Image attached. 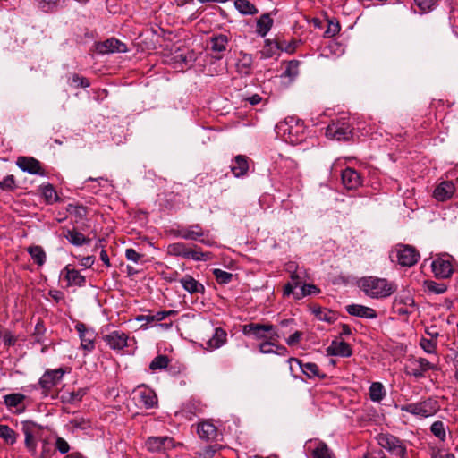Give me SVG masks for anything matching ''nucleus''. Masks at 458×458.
I'll list each match as a JSON object with an SVG mask.
<instances>
[{"label":"nucleus","mask_w":458,"mask_h":458,"mask_svg":"<svg viewBox=\"0 0 458 458\" xmlns=\"http://www.w3.org/2000/svg\"><path fill=\"white\" fill-rule=\"evenodd\" d=\"M132 394L137 403L146 409L153 408L157 404V397L155 392L145 386H138Z\"/></svg>","instance_id":"5"},{"label":"nucleus","mask_w":458,"mask_h":458,"mask_svg":"<svg viewBox=\"0 0 458 458\" xmlns=\"http://www.w3.org/2000/svg\"><path fill=\"white\" fill-rule=\"evenodd\" d=\"M95 262V258L93 256L83 257L81 259V265L85 267H90Z\"/></svg>","instance_id":"63"},{"label":"nucleus","mask_w":458,"mask_h":458,"mask_svg":"<svg viewBox=\"0 0 458 458\" xmlns=\"http://www.w3.org/2000/svg\"><path fill=\"white\" fill-rule=\"evenodd\" d=\"M42 195L47 204L57 202L59 198L54 187L51 184L43 185L41 187Z\"/></svg>","instance_id":"43"},{"label":"nucleus","mask_w":458,"mask_h":458,"mask_svg":"<svg viewBox=\"0 0 458 458\" xmlns=\"http://www.w3.org/2000/svg\"><path fill=\"white\" fill-rule=\"evenodd\" d=\"M181 238L185 240H193V241H200L202 243L211 246L212 242L206 241L205 239H200L204 233L201 230L199 225H192L188 227H182V232L180 233Z\"/></svg>","instance_id":"21"},{"label":"nucleus","mask_w":458,"mask_h":458,"mask_svg":"<svg viewBox=\"0 0 458 458\" xmlns=\"http://www.w3.org/2000/svg\"><path fill=\"white\" fill-rule=\"evenodd\" d=\"M144 319L148 323H151V322L162 321L165 319V318H164V313L162 311H157L155 314H148V315L144 316Z\"/></svg>","instance_id":"57"},{"label":"nucleus","mask_w":458,"mask_h":458,"mask_svg":"<svg viewBox=\"0 0 458 458\" xmlns=\"http://www.w3.org/2000/svg\"><path fill=\"white\" fill-rule=\"evenodd\" d=\"M213 274L219 284H225L231 282L233 275L219 268H215Z\"/></svg>","instance_id":"48"},{"label":"nucleus","mask_w":458,"mask_h":458,"mask_svg":"<svg viewBox=\"0 0 458 458\" xmlns=\"http://www.w3.org/2000/svg\"><path fill=\"white\" fill-rule=\"evenodd\" d=\"M419 403L424 418L436 414L440 409L438 402L433 398H428Z\"/></svg>","instance_id":"34"},{"label":"nucleus","mask_w":458,"mask_h":458,"mask_svg":"<svg viewBox=\"0 0 458 458\" xmlns=\"http://www.w3.org/2000/svg\"><path fill=\"white\" fill-rule=\"evenodd\" d=\"M346 311L355 317L362 318L373 319L377 317V313L372 308L360 305V304H351L346 307Z\"/></svg>","instance_id":"22"},{"label":"nucleus","mask_w":458,"mask_h":458,"mask_svg":"<svg viewBox=\"0 0 458 458\" xmlns=\"http://www.w3.org/2000/svg\"><path fill=\"white\" fill-rule=\"evenodd\" d=\"M393 307L394 311L402 316H408L416 309L415 301L409 294L396 296Z\"/></svg>","instance_id":"11"},{"label":"nucleus","mask_w":458,"mask_h":458,"mask_svg":"<svg viewBox=\"0 0 458 458\" xmlns=\"http://www.w3.org/2000/svg\"><path fill=\"white\" fill-rule=\"evenodd\" d=\"M431 267L437 277L447 278L453 273V266L449 259L437 258L432 262Z\"/></svg>","instance_id":"16"},{"label":"nucleus","mask_w":458,"mask_h":458,"mask_svg":"<svg viewBox=\"0 0 458 458\" xmlns=\"http://www.w3.org/2000/svg\"><path fill=\"white\" fill-rule=\"evenodd\" d=\"M55 447L61 454H66L70 449L69 444L63 437H57Z\"/></svg>","instance_id":"55"},{"label":"nucleus","mask_w":458,"mask_h":458,"mask_svg":"<svg viewBox=\"0 0 458 458\" xmlns=\"http://www.w3.org/2000/svg\"><path fill=\"white\" fill-rule=\"evenodd\" d=\"M3 340L5 345H13L15 344V338L13 334L9 331L5 332L3 335Z\"/></svg>","instance_id":"62"},{"label":"nucleus","mask_w":458,"mask_h":458,"mask_svg":"<svg viewBox=\"0 0 458 458\" xmlns=\"http://www.w3.org/2000/svg\"><path fill=\"white\" fill-rule=\"evenodd\" d=\"M85 394V389L81 388L76 392H64L61 398L64 403H74L80 402Z\"/></svg>","instance_id":"42"},{"label":"nucleus","mask_w":458,"mask_h":458,"mask_svg":"<svg viewBox=\"0 0 458 458\" xmlns=\"http://www.w3.org/2000/svg\"><path fill=\"white\" fill-rule=\"evenodd\" d=\"M318 288L313 284H304L301 287V295H303V296L310 295L311 293H318Z\"/></svg>","instance_id":"61"},{"label":"nucleus","mask_w":458,"mask_h":458,"mask_svg":"<svg viewBox=\"0 0 458 458\" xmlns=\"http://www.w3.org/2000/svg\"><path fill=\"white\" fill-rule=\"evenodd\" d=\"M428 289L437 294L444 293L446 291V286L444 284H438L433 281L427 283Z\"/></svg>","instance_id":"54"},{"label":"nucleus","mask_w":458,"mask_h":458,"mask_svg":"<svg viewBox=\"0 0 458 458\" xmlns=\"http://www.w3.org/2000/svg\"><path fill=\"white\" fill-rule=\"evenodd\" d=\"M226 332L221 327H216L212 337L206 343V349L213 351L224 345L226 342Z\"/></svg>","instance_id":"29"},{"label":"nucleus","mask_w":458,"mask_h":458,"mask_svg":"<svg viewBox=\"0 0 458 458\" xmlns=\"http://www.w3.org/2000/svg\"><path fill=\"white\" fill-rule=\"evenodd\" d=\"M216 451V445H209L197 452L196 455L197 458H213Z\"/></svg>","instance_id":"53"},{"label":"nucleus","mask_w":458,"mask_h":458,"mask_svg":"<svg viewBox=\"0 0 458 458\" xmlns=\"http://www.w3.org/2000/svg\"><path fill=\"white\" fill-rule=\"evenodd\" d=\"M342 182L347 190H354L361 184V179L356 170L348 167L342 172Z\"/></svg>","instance_id":"19"},{"label":"nucleus","mask_w":458,"mask_h":458,"mask_svg":"<svg viewBox=\"0 0 458 458\" xmlns=\"http://www.w3.org/2000/svg\"><path fill=\"white\" fill-rule=\"evenodd\" d=\"M61 276L67 282V286H82L85 284V276H82L78 270L66 266L61 272Z\"/></svg>","instance_id":"18"},{"label":"nucleus","mask_w":458,"mask_h":458,"mask_svg":"<svg viewBox=\"0 0 458 458\" xmlns=\"http://www.w3.org/2000/svg\"><path fill=\"white\" fill-rule=\"evenodd\" d=\"M210 257L209 252H202L199 248L190 249L188 248L185 259H191L195 261L208 260Z\"/></svg>","instance_id":"44"},{"label":"nucleus","mask_w":458,"mask_h":458,"mask_svg":"<svg viewBox=\"0 0 458 458\" xmlns=\"http://www.w3.org/2000/svg\"><path fill=\"white\" fill-rule=\"evenodd\" d=\"M391 259H396L403 267H411L417 263L420 254L416 249L410 245H397L391 253Z\"/></svg>","instance_id":"4"},{"label":"nucleus","mask_w":458,"mask_h":458,"mask_svg":"<svg viewBox=\"0 0 458 458\" xmlns=\"http://www.w3.org/2000/svg\"><path fill=\"white\" fill-rule=\"evenodd\" d=\"M454 191V184L451 181H444L436 187L433 196L437 201L443 202L450 199Z\"/></svg>","instance_id":"17"},{"label":"nucleus","mask_w":458,"mask_h":458,"mask_svg":"<svg viewBox=\"0 0 458 458\" xmlns=\"http://www.w3.org/2000/svg\"><path fill=\"white\" fill-rule=\"evenodd\" d=\"M431 433L441 441L446 437L445 427L440 420L435 421L430 427Z\"/></svg>","instance_id":"45"},{"label":"nucleus","mask_w":458,"mask_h":458,"mask_svg":"<svg viewBox=\"0 0 458 458\" xmlns=\"http://www.w3.org/2000/svg\"><path fill=\"white\" fill-rule=\"evenodd\" d=\"M197 433L201 439L215 440L217 437V428L211 421L205 420L199 423Z\"/></svg>","instance_id":"24"},{"label":"nucleus","mask_w":458,"mask_h":458,"mask_svg":"<svg viewBox=\"0 0 458 458\" xmlns=\"http://www.w3.org/2000/svg\"><path fill=\"white\" fill-rule=\"evenodd\" d=\"M249 170L248 157L246 156L238 155L231 165V171L235 177H241L247 174Z\"/></svg>","instance_id":"28"},{"label":"nucleus","mask_w":458,"mask_h":458,"mask_svg":"<svg viewBox=\"0 0 458 458\" xmlns=\"http://www.w3.org/2000/svg\"><path fill=\"white\" fill-rule=\"evenodd\" d=\"M357 284L364 294L372 299L386 298L396 290V286L393 282L377 276L361 277Z\"/></svg>","instance_id":"1"},{"label":"nucleus","mask_w":458,"mask_h":458,"mask_svg":"<svg viewBox=\"0 0 458 458\" xmlns=\"http://www.w3.org/2000/svg\"><path fill=\"white\" fill-rule=\"evenodd\" d=\"M229 43V38L225 34L214 35L209 38L208 47L216 54V57L220 59L223 53L226 50Z\"/></svg>","instance_id":"14"},{"label":"nucleus","mask_w":458,"mask_h":458,"mask_svg":"<svg viewBox=\"0 0 458 458\" xmlns=\"http://www.w3.org/2000/svg\"><path fill=\"white\" fill-rule=\"evenodd\" d=\"M16 432L7 425L0 424V438L7 445H13L17 440Z\"/></svg>","instance_id":"38"},{"label":"nucleus","mask_w":458,"mask_h":458,"mask_svg":"<svg viewBox=\"0 0 458 458\" xmlns=\"http://www.w3.org/2000/svg\"><path fill=\"white\" fill-rule=\"evenodd\" d=\"M278 340H267L260 343L259 345V350L261 353L264 354H271L274 353V351H276L275 346H276V342Z\"/></svg>","instance_id":"52"},{"label":"nucleus","mask_w":458,"mask_h":458,"mask_svg":"<svg viewBox=\"0 0 458 458\" xmlns=\"http://www.w3.org/2000/svg\"><path fill=\"white\" fill-rule=\"evenodd\" d=\"M32 259L38 265L42 266L46 261V253L40 246H30L28 249Z\"/></svg>","instance_id":"41"},{"label":"nucleus","mask_w":458,"mask_h":458,"mask_svg":"<svg viewBox=\"0 0 458 458\" xmlns=\"http://www.w3.org/2000/svg\"><path fill=\"white\" fill-rule=\"evenodd\" d=\"M302 332L301 331H295L293 335H291L287 339H286V344L290 346H293V345H295L297 344L301 336H302Z\"/></svg>","instance_id":"59"},{"label":"nucleus","mask_w":458,"mask_h":458,"mask_svg":"<svg viewBox=\"0 0 458 458\" xmlns=\"http://www.w3.org/2000/svg\"><path fill=\"white\" fill-rule=\"evenodd\" d=\"M326 136L330 140H347L352 137V129L348 123H332L326 129Z\"/></svg>","instance_id":"6"},{"label":"nucleus","mask_w":458,"mask_h":458,"mask_svg":"<svg viewBox=\"0 0 458 458\" xmlns=\"http://www.w3.org/2000/svg\"><path fill=\"white\" fill-rule=\"evenodd\" d=\"M242 333L245 335L252 336L256 340H279L281 335L276 326L267 323H250L242 327Z\"/></svg>","instance_id":"2"},{"label":"nucleus","mask_w":458,"mask_h":458,"mask_svg":"<svg viewBox=\"0 0 458 458\" xmlns=\"http://www.w3.org/2000/svg\"><path fill=\"white\" fill-rule=\"evenodd\" d=\"M65 371L63 369H56L46 371L39 379V385L47 394L53 387L62 380Z\"/></svg>","instance_id":"9"},{"label":"nucleus","mask_w":458,"mask_h":458,"mask_svg":"<svg viewBox=\"0 0 458 458\" xmlns=\"http://www.w3.org/2000/svg\"><path fill=\"white\" fill-rule=\"evenodd\" d=\"M188 247L183 242L171 243L167 246V253L169 255L186 258Z\"/></svg>","instance_id":"40"},{"label":"nucleus","mask_w":458,"mask_h":458,"mask_svg":"<svg viewBox=\"0 0 458 458\" xmlns=\"http://www.w3.org/2000/svg\"><path fill=\"white\" fill-rule=\"evenodd\" d=\"M288 363H289V369L292 373L293 372V364H296L301 369V370L309 377L319 376L318 367L315 363H311V362L301 363V361L296 358H290L288 360Z\"/></svg>","instance_id":"23"},{"label":"nucleus","mask_w":458,"mask_h":458,"mask_svg":"<svg viewBox=\"0 0 458 458\" xmlns=\"http://www.w3.org/2000/svg\"><path fill=\"white\" fill-rule=\"evenodd\" d=\"M182 288L191 294L204 293V285L193 278L191 275H185L180 279Z\"/></svg>","instance_id":"25"},{"label":"nucleus","mask_w":458,"mask_h":458,"mask_svg":"<svg viewBox=\"0 0 458 458\" xmlns=\"http://www.w3.org/2000/svg\"><path fill=\"white\" fill-rule=\"evenodd\" d=\"M314 447L311 451V458H332V453L325 443L322 442H310L309 448Z\"/></svg>","instance_id":"31"},{"label":"nucleus","mask_w":458,"mask_h":458,"mask_svg":"<svg viewBox=\"0 0 458 458\" xmlns=\"http://www.w3.org/2000/svg\"><path fill=\"white\" fill-rule=\"evenodd\" d=\"M38 7L45 13L53 12L57 7L59 0H37Z\"/></svg>","instance_id":"51"},{"label":"nucleus","mask_w":458,"mask_h":458,"mask_svg":"<svg viewBox=\"0 0 458 458\" xmlns=\"http://www.w3.org/2000/svg\"><path fill=\"white\" fill-rule=\"evenodd\" d=\"M437 367L425 358H418L411 360L408 367V374L415 378H422L428 370H435Z\"/></svg>","instance_id":"8"},{"label":"nucleus","mask_w":458,"mask_h":458,"mask_svg":"<svg viewBox=\"0 0 458 458\" xmlns=\"http://www.w3.org/2000/svg\"><path fill=\"white\" fill-rule=\"evenodd\" d=\"M399 408L402 411H406L415 416L423 417V412L421 411L420 403H407L401 405Z\"/></svg>","instance_id":"47"},{"label":"nucleus","mask_w":458,"mask_h":458,"mask_svg":"<svg viewBox=\"0 0 458 458\" xmlns=\"http://www.w3.org/2000/svg\"><path fill=\"white\" fill-rule=\"evenodd\" d=\"M24 399L25 396L22 394H11L4 396V403L8 408H17L16 412L21 413L25 410L24 407H20Z\"/></svg>","instance_id":"33"},{"label":"nucleus","mask_w":458,"mask_h":458,"mask_svg":"<svg viewBox=\"0 0 458 458\" xmlns=\"http://www.w3.org/2000/svg\"><path fill=\"white\" fill-rule=\"evenodd\" d=\"M327 352L332 355L349 357L352 355V349L345 342L333 341L331 345L327 348Z\"/></svg>","instance_id":"30"},{"label":"nucleus","mask_w":458,"mask_h":458,"mask_svg":"<svg viewBox=\"0 0 458 458\" xmlns=\"http://www.w3.org/2000/svg\"><path fill=\"white\" fill-rule=\"evenodd\" d=\"M22 432L25 437V446L28 451L36 456L37 453V440H36V430L37 425L32 421H24L21 426Z\"/></svg>","instance_id":"10"},{"label":"nucleus","mask_w":458,"mask_h":458,"mask_svg":"<svg viewBox=\"0 0 458 458\" xmlns=\"http://www.w3.org/2000/svg\"><path fill=\"white\" fill-rule=\"evenodd\" d=\"M236 9L242 14L252 15L258 13V9L248 0H236Z\"/></svg>","instance_id":"39"},{"label":"nucleus","mask_w":458,"mask_h":458,"mask_svg":"<svg viewBox=\"0 0 458 458\" xmlns=\"http://www.w3.org/2000/svg\"><path fill=\"white\" fill-rule=\"evenodd\" d=\"M275 348H276V351H274V354H277L280 356H285L288 352L287 349L283 345L276 344V346H275Z\"/></svg>","instance_id":"64"},{"label":"nucleus","mask_w":458,"mask_h":458,"mask_svg":"<svg viewBox=\"0 0 458 458\" xmlns=\"http://www.w3.org/2000/svg\"><path fill=\"white\" fill-rule=\"evenodd\" d=\"M15 181L13 175L6 176L3 181L0 182V188L10 190L14 187Z\"/></svg>","instance_id":"58"},{"label":"nucleus","mask_w":458,"mask_h":458,"mask_svg":"<svg viewBox=\"0 0 458 458\" xmlns=\"http://www.w3.org/2000/svg\"><path fill=\"white\" fill-rule=\"evenodd\" d=\"M16 164L24 172L31 174H43L40 163L33 157H20Z\"/></svg>","instance_id":"20"},{"label":"nucleus","mask_w":458,"mask_h":458,"mask_svg":"<svg viewBox=\"0 0 458 458\" xmlns=\"http://www.w3.org/2000/svg\"><path fill=\"white\" fill-rule=\"evenodd\" d=\"M420 347L426 352L427 353L432 354L436 352L437 349V340L434 339H427L422 337L420 342Z\"/></svg>","instance_id":"50"},{"label":"nucleus","mask_w":458,"mask_h":458,"mask_svg":"<svg viewBox=\"0 0 458 458\" xmlns=\"http://www.w3.org/2000/svg\"><path fill=\"white\" fill-rule=\"evenodd\" d=\"M63 236L74 246H82L88 244L90 239L85 237L81 233L74 229L64 228L62 232Z\"/></svg>","instance_id":"27"},{"label":"nucleus","mask_w":458,"mask_h":458,"mask_svg":"<svg viewBox=\"0 0 458 458\" xmlns=\"http://www.w3.org/2000/svg\"><path fill=\"white\" fill-rule=\"evenodd\" d=\"M282 46L274 41L266 40L263 48L260 51L261 58L267 59L278 55L279 51L282 50Z\"/></svg>","instance_id":"32"},{"label":"nucleus","mask_w":458,"mask_h":458,"mask_svg":"<svg viewBox=\"0 0 458 458\" xmlns=\"http://www.w3.org/2000/svg\"><path fill=\"white\" fill-rule=\"evenodd\" d=\"M253 58L250 54L240 52V57L235 64L236 72L242 76H247L251 73Z\"/></svg>","instance_id":"26"},{"label":"nucleus","mask_w":458,"mask_h":458,"mask_svg":"<svg viewBox=\"0 0 458 458\" xmlns=\"http://www.w3.org/2000/svg\"><path fill=\"white\" fill-rule=\"evenodd\" d=\"M312 313L316 316V318L321 321H326L327 323H333L335 320V313L327 309H323L321 307H314L312 309Z\"/></svg>","instance_id":"36"},{"label":"nucleus","mask_w":458,"mask_h":458,"mask_svg":"<svg viewBox=\"0 0 458 458\" xmlns=\"http://www.w3.org/2000/svg\"><path fill=\"white\" fill-rule=\"evenodd\" d=\"M386 396L384 386L380 382H374L369 387V397L373 402L379 403Z\"/></svg>","instance_id":"37"},{"label":"nucleus","mask_w":458,"mask_h":458,"mask_svg":"<svg viewBox=\"0 0 458 458\" xmlns=\"http://www.w3.org/2000/svg\"><path fill=\"white\" fill-rule=\"evenodd\" d=\"M438 0H414V4L422 13H428L433 10Z\"/></svg>","instance_id":"49"},{"label":"nucleus","mask_w":458,"mask_h":458,"mask_svg":"<svg viewBox=\"0 0 458 458\" xmlns=\"http://www.w3.org/2000/svg\"><path fill=\"white\" fill-rule=\"evenodd\" d=\"M125 257L128 260H131L134 263H138L140 260V259L142 258V255L138 253L133 249H127L125 250Z\"/></svg>","instance_id":"56"},{"label":"nucleus","mask_w":458,"mask_h":458,"mask_svg":"<svg viewBox=\"0 0 458 458\" xmlns=\"http://www.w3.org/2000/svg\"><path fill=\"white\" fill-rule=\"evenodd\" d=\"M97 49L100 54L125 53L127 47L124 43L112 38L98 44Z\"/></svg>","instance_id":"15"},{"label":"nucleus","mask_w":458,"mask_h":458,"mask_svg":"<svg viewBox=\"0 0 458 458\" xmlns=\"http://www.w3.org/2000/svg\"><path fill=\"white\" fill-rule=\"evenodd\" d=\"M75 329L81 339V347L88 352H92L95 348L97 333L93 329L88 328L83 323H77Z\"/></svg>","instance_id":"7"},{"label":"nucleus","mask_w":458,"mask_h":458,"mask_svg":"<svg viewBox=\"0 0 458 458\" xmlns=\"http://www.w3.org/2000/svg\"><path fill=\"white\" fill-rule=\"evenodd\" d=\"M72 83L76 87L87 88L89 86V82L87 79L80 77L78 74L72 76Z\"/></svg>","instance_id":"60"},{"label":"nucleus","mask_w":458,"mask_h":458,"mask_svg":"<svg viewBox=\"0 0 458 458\" xmlns=\"http://www.w3.org/2000/svg\"><path fill=\"white\" fill-rule=\"evenodd\" d=\"M377 440L381 447L390 452L393 455L399 458H408L406 447L398 437L390 434H379L377 437Z\"/></svg>","instance_id":"3"},{"label":"nucleus","mask_w":458,"mask_h":458,"mask_svg":"<svg viewBox=\"0 0 458 458\" xmlns=\"http://www.w3.org/2000/svg\"><path fill=\"white\" fill-rule=\"evenodd\" d=\"M148 450L161 452L174 446V441L169 437H150L146 442Z\"/></svg>","instance_id":"12"},{"label":"nucleus","mask_w":458,"mask_h":458,"mask_svg":"<svg viewBox=\"0 0 458 458\" xmlns=\"http://www.w3.org/2000/svg\"><path fill=\"white\" fill-rule=\"evenodd\" d=\"M169 364V359L166 355L157 356L149 364V369L153 371L165 369Z\"/></svg>","instance_id":"46"},{"label":"nucleus","mask_w":458,"mask_h":458,"mask_svg":"<svg viewBox=\"0 0 458 458\" xmlns=\"http://www.w3.org/2000/svg\"><path fill=\"white\" fill-rule=\"evenodd\" d=\"M106 344L113 350H122L128 345V335L120 331H113L103 337Z\"/></svg>","instance_id":"13"},{"label":"nucleus","mask_w":458,"mask_h":458,"mask_svg":"<svg viewBox=\"0 0 458 458\" xmlns=\"http://www.w3.org/2000/svg\"><path fill=\"white\" fill-rule=\"evenodd\" d=\"M272 25L273 20L268 13H265L258 20L256 31L259 36L265 37L270 30Z\"/></svg>","instance_id":"35"}]
</instances>
